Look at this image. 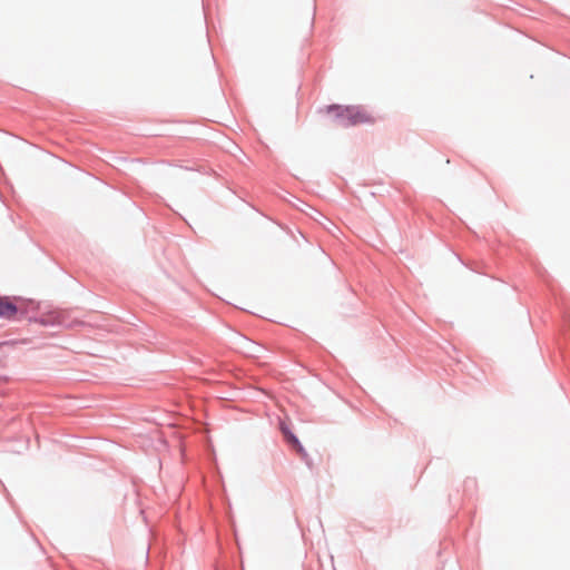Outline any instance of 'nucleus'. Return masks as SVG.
<instances>
[{
	"label": "nucleus",
	"mask_w": 570,
	"mask_h": 570,
	"mask_svg": "<svg viewBox=\"0 0 570 570\" xmlns=\"http://www.w3.org/2000/svg\"><path fill=\"white\" fill-rule=\"evenodd\" d=\"M337 111V117L341 118L344 126H354L364 122L373 121L365 110L358 107H333Z\"/></svg>",
	"instance_id": "nucleus-1"
},
{
	"label": "nucleus",
	"mask_w": 570,
	"mask_h": 570,
	"mask_svg": "<svg viewBox=\"0 0 570 570\" xmlns=\"http://www.w3.org/2000/svg\"><path fill=\"white\" fill-rule=\"evenodd\" d=\"M18 313V306L8 297H0V317L12 320Z\"/></svg>",
	"instance_id": "nucleus-2"
},
{
	"label": "nucleus",
	"mask_w": 570,
	"mask_h": 570,
	"mask_svg": "<svg viewBox=\"0 0 570 570\" xmlns=\"http://www.w3.org/2000/svg\"><path fill=\"white\" fill-rule=\"evenodd\" d=\"M283 434L288 443H291L298 452H303V448L297 438L291 433L285 426H282Z\"/></svg>",
	"instance_id": "nucleus-3"
},
{
	"label": "nucleus",
	"mask_w": 570,
	"mask_h": 570,
	"mask_svg": "<svg viewBox=\"0 0 570 570\" xmlns=\"http://www.w3.org/2000/svg\"><path fill=\"white\" fill-rule=\"evenodd\" d=\"M14 343L13 342H2L0 343V347H7V346H12Z\"/></svg>",
	"instance_id": "nucleus-4"
}]
</instances>
